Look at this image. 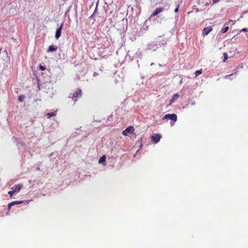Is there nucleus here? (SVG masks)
<instances>
[{
  "instance_id": "nucleus-1",
  "label": "nucleus",
  "mask_w": 248,
  "mask_h": 248,
  "mask_svg": "<svg viewBox=\"0 0 248 248\" xmlns=\"http://www.w3.org/2000/svg\"><path fill=\"white\" fill-rule=\"evenodd\" d=\"M82 95V90L78 88L74 91L73 93L71 94V97L74 101V103L78 101V99L80 98Z\"/></svg>"
},
{
  "instance_id": "nucleus-2",
  "label": "nucleus",
  "mask_w": 248,
  "mask_h": 248,
  "mask_svg": "<svg viewBox=\"0 0 248 248\" xmlns=\"http://www.w3.org/2000/svg\"><path fill=\"white\" fill-rule=\"evenodd\" d=\"M170 119L174 122H176L177 120V116L175 114H168L163 118V119Z\"/></svg>"
},
{
  "instance_id": "nucleus-3",
  "label": "nucleus",
  "mask_w": 248,
  "mask_h": 248,
  "mask_svg": "<svg viewBox=\"0 0 248 248\" xmlns=\"http://www.w3.org/2000/svg\"><path fill=\"white\" fill-rule=\"evenodd\" d=\"M134 131V128L133 126H130L127 127L122 132V134L124 136L127 135L129 133H132Z\"/></svg>"
},
{
  "instance_id": "nucleus-4",
  "label": "nucleus",
  "mask_w": 248,
  "mask_h": 248,
  "mask_svg": "<svg viewBox=\"0 0 248 248\" xmlns=\"http://www.w3.org/2000/svg\"><path fill=\"white\" fill-rule=\"evenodd\" d=\"M161 138V135L160 134H154L151 137V140L153 142L156 143L159 142Z\"/></svg>"
},
{
  "instance_id": "nucleus-5",
  "label": "nucleus",
  "mask_w": 248,
  "mask_h": 248,
  "mask_svg": "<svg viewBox=\"0 0 248 248\" xmlns=\"http://www.w3.org/2000/svg\"><path fill=\"white\" fill-rule=\"evenodd\" d=\"M63 26V23H62L60 27L56 31L55 37L58 39L61 35V31Z\"/></svg>"
},
{
  "instance_id": "nucleus-6",
  "label": "nucleus",
  "mask_w": 248,
  "mask_h": 248,
  "mask_svg": "<svg viewBox=\"0 0 248 248\" xmlns=\"http://www.w3.org/2000/svg\"><path fill=\"white\" fill-rule=\"evenodd\" d=\"M22 186L21 184L16 185L12 188V189L13 190L15 193H17L21 190Z\"/></svg>"
},
{
  "instance_id": "nucleus-7",
  "label": "nucleus",
  "mask_w": 248,
  "mask_h": 248,
  "mask_svg": "<svg viewBox=\"0 0 248 248\" xmlns=\"http://www.w3.org/2000/svg\"><path fill=\"white\" fill-rule=\"evenodd\" d=\"M163 11V8H157L155 9V10L151 15V17L155 16L160 13L162 12Z\"/></svg>"
},
{
  "instance_id": "nucleus-8",
  "label": "nucleus",
  "mask_w": 248,
  "mask_h": 248,
  "mask_svg": "<svg viewBox=\"0 0 248 248\" xmlns=\"http://www.w3.org/2000/svg\"><path fill=\"white\" fill-rule=\"evenodd\" d=\"M213 29L212 27L204 28L202 31V34L204 36L208 34Z\"/></svg>"
},
{
  "instance_id": "nucleus-9",
  "label": "nucleus",
  "mask_w": 248,
  "mask_h": 248,
  "mask_svg": "<svg viewBox=\"0 0 248 248\" xmlns=\"http://www.w3.org/2000/svg\"><path fill=\"white\" fill-rule=\"evenodd\" d=\"M57 49V47L53 45L50 46L48 47L47 52L49 53L56 51Z\"/></svg>"
},
{
  "instance_id": "nucleus-10",
  "label": "nucleus",
  "mask_w": 248,
  "mask_h": 248,
  "mask_svg": "<svg viewBox=\"0 0 248 248\" xmlns=\"http://www.w3.org/2000/svg\"><path fill=\"white\" fill-rule=\"evenodd\" d=\"M57 114L56 111H54L52 112H48L46 114V116H47V118H50L52 117L55 116Z\"/></svg>"
},
{
  "instance_id": "nucleus-11",
  "label": "nucleus",
  "mask_w": 248,
  "mask_h": 248,
  "mask_svg": "<svg viewBox=\"0 0 248 248\" xmlns=\"http://www.w3.org/2000/svg\"><path fill=\"white\" fill-rule=\"evenodd\" d=\"M106 155H103L102 157H100V158L99 159V160L98 161V162L99 163H102L106 161Z\"/></svg>"
},
{
  "instance_id": "nucleus-12",
  "label": "nucleus",
  "mask_w": 248,
  "mask_h": 248,
  "mask_svg": "<svg viewBox=\"0 0 248 248\" xmlns=\"http://www.w3.org/2000/svg\"><path fill=\"white\" fill-rule=\"evenodd\" d=\"M13 206L12 203L11 202L9 203L8 204V208H7V210H8V211L6 213V216H8L9 215V212H10V210L11 208V207Z\"/></svg>"
},
{
  "instance_id": "nucleus-13",
  "label": "nucleus",
  "mask_w": 248,
  "mask_h": 248,
  "mask_svg": "<svg viewBox=\"0 0 248 248\" xmlns=\"http://www.w3.org/2000/svg\"><path fill=\"white\" fill-rule=\"evenodd\" d=\"M202 69L196 71L194 73L195 78H197V77H198L200 74H202Z\"/></svg>"
},
{
  "instance_id": "nucleus-14",
  "label": "nucleus",
  "mask_w": 248,
  "mask_h": 248,
  "mask_svg": "<svg viewBox=\"0 0 248 248\" xmlns=\"http://www.w3.org/2000/svg\"><path fill=\"white\" fill-rule=\"evenodd\" d=\"M23 202V201H14V202H11V203H12L13 206L15 205L21 204Z\"/></svg>"
},
{
  "instance_id": "nucleus-15",
  "label": "nucleus",
  "mask_w": 248,
  "mask_h": 248,
  "mask_svg": "<svg viewBox=\"0 0 248 248\" xmlns=\"http://www.w3.org/2000/svg\"><path fill=\"white\" fill-rule=\"evenodd\" d=\"M228 30H229V27L228 26L225 27L221 29V32L222 33H224L228 31Z\"/></svg>"
},
{
  "instance_id": "nucleus-16",
  "label": "nucleus",
  "mask_w": 248,
  "mask_h": 248,
  "mask_svg": "<svg viewBox=\"0 0 248 248\" xmlns=\"http://www.w3.org/2000/svg\"><path fill=\"white\" fill-rule=\"evenodd\" d=\"M179 96H180L179 94L178 93H176L173 95L172 98L173 100L175 101L176 100H177L178 98V97Z\"/></svg>"
},
{
  "instance_id": "nucleus-17",
  "label": "nucleus",
  "mask_w": 248,
  "mask_h": 248,
  "mask_svg": "<svg viewBox=\"0 0 248 248\" xmlns=\"http://www.w3.org/2000/svg\"><path fill=\"white\" fill-rule=\"evenodd\" d=\"M25 98V96L24 95H19L18 97V100L20 101V102H22L23 101L24 99Z\"/></svg>"
},
{
  "instance_id": "nucleus-18",
  "label": "nucleus",
  "mask_w": 248,
  "mask_h": 248,
  "mask_svg": "<svg viewBox=\"0 0 248 248\" xmlns=\"http://www.w3.org/2000/svg\"><path fill=\"white\" fill-rule=\"evenodd\" d=\"M224 60L223 62H225L226 60L228 58V54L226 52L223 53Z\"/></svg>"
},
{
  "instance_id": "nucleus-19",
  "label": "nucleus",
  "mask_w": 248,
  "mask_h": 248,
  "mask_svg": "<svg viewBox=\"0 0 248 248\" xmlns=\"http://www.w3.org/2000/svg\"><path fill=\"white\" fill-rule=\"evenodd\" d=\"M15 193V192L13 191V190H11V191H9L8 192V194H9V195L10 196V197H12L14 194Z\"/></svg>"
},
{
  "instance_id": "nucleus-20",
  "label": "nucleus",
  "mask_w": 248,
  "mask_h": 248,
  "mask_svg": "<svg viewBox=\"0 0 248 248\" xmlns=\"http://www.w3.org/2000/svg\"><path fill=\"white\" fill-rule=\"evenodd\" d=\"M241 32H248V29L247 28H243L242 29L241 31H240Z\"/></svg>"
},
{
  "instance_id": "nucleus-21",
  "label": "nucleus",
  "mask_w": 248,
  "mask_h": 248,
  "mask_svg": "<svg viewBox=\"0 0 248 248\" xmlns=\"http://www.w3.org/2000/svg\"><path fill=\"white\" fill-rule=\"evenodd\" d=\"M174 101H174V100H173L172 99V98H171V99L170 100V101H169V105H171V104H172Z\"/></svg>"
},
{
  "instance_id": "nucleus-22",
  "label": "nucleus",
  "mask_w": 248,
  "mask_h": 248,
  "mask_svg": "<svg viewBox=\"0 0 248 248\" xmlns=\"http://www.w3.org/2000/svg\"><path fill=\"white\" fill-rule=\"evenodd\" d=\"M40 69L42 70V71H44L45 70V67L44 66H42V65H40Z\"/></svg>"
},
{
  "instance_id": "nucleus-23",
  "label": "nucleus",
  "mask_w": 248,
  "mask_h": 248,
  "mask_svg": "<svg viewBox=\"0 0 248 248\" xmlns=\"http://www.w3.org/2000/svg\"><path fill=\"white\" fill-rule=\"evenodd\" d=\"M179 7V6L178 5L177 7L175 8V9L174 10L175 12H177L178 11Z\"/></svg>"
},
{
  "instance_id": "nucleus-24",
  "label": "nucleus",
  "mask_w": 248,
  "mask_h": 248,
  "mask_svg": "<svg viewBox=\"0 0 248 248\" xmlns=\"http://www.w3.org/2000/svg\"><path fill=\"white\" fill-rule=\"evenodd\" d=\"M232 20H229V22H232ZM233 24H234V23H235V21H233Z\"/></svg>"
},
{
  "instance_id": "nucleus-25",
  "label": "nucleus",
  "mask_w": 248,
  "mask_h": 248,
  "mask_svg": "<svg viewBox=\"0 0 248 248\" xmlns=\"http://www.w3.org/2000/svg\"><path fill=\"white\" fill-rule=\"evenodd\" d=\"M232 74H231V75H228V76H226V77H225V78H227L228 77H230V76H232Z\"/></svg>"
}]
</instances>
